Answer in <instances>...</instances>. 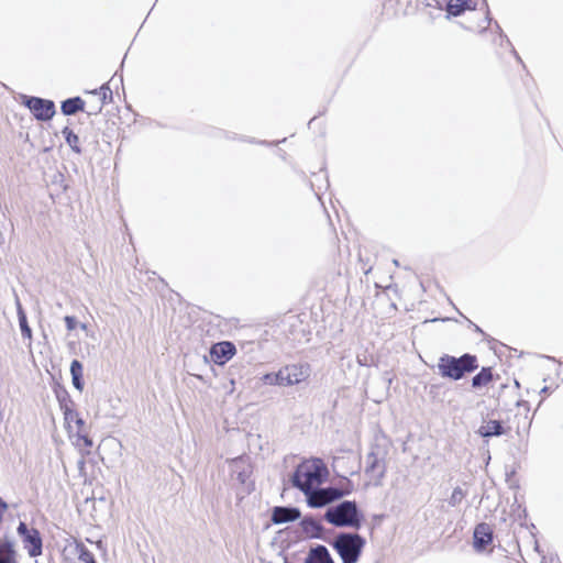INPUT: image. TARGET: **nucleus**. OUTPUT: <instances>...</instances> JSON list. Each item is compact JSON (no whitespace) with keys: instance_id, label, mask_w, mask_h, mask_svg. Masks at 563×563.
Instances as JSON below:
<instances>
[{"instance_id":"nucleus-18","label":"nucleus","mask_w":563,"mask_h":563,"mask_svg":"<svg viewBox=\"0 0 563 563\" xmlns=\"http://www.w3.org/2000/svg\"><path fill=\"white\" fill-rule=\"evenodd\" d=\"M478 434L483 438L494 437V435H501L506 431L498 420H486L483 422V424L478 429Z\"/></svg>"},{"instance_id":"nucleus-17","label":"nucleus","mask_w":563,"mask_h":563,"mask_svg":"<svg viewBox=\"0 0 563 563\" xmlns=\"http://www.w3.org/2000/svg\"><path fill=\"white\" fill-rule=\"evenodd\" d=\"M300 512L295 508L276 507L272 519L275 523H284L298 519Z\"/></svg>"},{"instance_id":"nucleus-10","label":"nucleus","mask_w":563,"mask_h":563,"mask_svg":"<svg viewBox=\"0 0 563 563\" xmlns=\"http://www.w3.org/2000/svg\"><path fill=\"white\" fill-rule=\"evenodd\" d=\"M25 106L41 121L51 120L55 114V104L52 100L31 97L26 100Z\"/></svg>"},{"instance_id":"nucleus-5","label":"nucleus","mask_w":563,"mask_h":563,"mask_svg":"<svg viewBox=\"0 0 563 563\" xmlns=\"http://www.w3.org/2000/svg\"><path fill=\"white\" fill-rule=\"evenodd\" d=\"M325 518L336 527H360L356 504L353 501H343L335 508L328 510Z\"/></svg>"},{"instance_id":"nucleus-20","label":"nucleus","mask_w":563,"mask_h":563,"mask_svg":"<svg viewBox=\"0 0 563 563\" xmlns=\"http://www.w3.org/2000/svg\"><path fill=\"white\" fill-rule=\"evenodd\" d=\"M66 143L76 154H81L82 147L78 134H76L70 128L65 126L62 131Z\"/></svg>"},{"instance_id":"nucleus-9","label":"nucleus","mask_w":563,"mask_h":563,"mask_svg":"<svg viewBox=\"0 0 563 563\" xmlns=\"http://www.w3.org/2000/svg\"><path fill=\"white\" fill-rule=\"evenodd\" d=\"M344 492L338 488H313L310 493H306L305 495L308 497V504L310 507L319 508L323 507L336 499H340L344 496Z\"/></svg>"},{"instance_id":"nucleus-14","label":"nucleus","mask_w":563,"mask_h":563,"mask_svg":"<svg viewBox=\"0 0 563 563\" xmlns=\"http://www.w3.org/2000/svg\"><path fill=\"white\" fill-rule=\"evenodd\" d=\"M506 64L509 70H505V75L510 82L516 84L517 79L522 80L525 77H527L525 66L521 64L520 59L512 53L508 54L506 58Z\"/></svg>"},{"instance_id":"nucleus-3","label":"nucleus","mask_w":563,"mask_h":563,"mask_svg":"<svg viewBox=\"0 0 563 563\" xmlns=\"http://www.w3.org/2000/svg\"><path fill=\"white\" fill-rule=\"evenodd\" d=\"M478 367V360L475 355L464 354L461 357L444 355L440 357L438 368L442 377L459 380L466 373H472Z\"/></svg>"},{"instance_id":"nucleus-26","label":"nucleus","mask_w":563,"mask_h":563,"mask_svg":"<svg viewBox=\"0 0 563 563\" xmlns=\"http://www.w3.org/2000/svg\"><path fill=\"white\" fill-rule=\"evenodd\" d=\"M20 327H21L22 335H23V336H25V338H27V339H31V336H32V332H31L30 327H29V325H27V323H26L25 318H22V319L20 320Z\"/></svg>"},{"instance_id":"nucleus-22","label":"nucleus","mask_w":563,"mask_h":563,"mask_svg":"<svg viewBox=\"0 0 563 563\" xmlns=\"http://www.w3.org/2000/svg\"><path fill=\"white\" fill-rule=\"evenodd\" d=\"M466 494L461 487H455L450 496L449 504L451 506L459 505L464 498Z\"/></svg>"},{"instance_id":"nucleus-13","label":"nucleus","mask_w":563,"mask_h":563,"mask_svg":"<svg viewBox=\"0 0 563 563\" xmlns=\"http://www.w3.org/2000/svg\"><path fill=\"white\" fill-rule=\"evenodd\" d=\"M474 548L476 551H484L493 542V530L488 523H478L474 529Z\"/></svg>"},{"instance_id":"nucleus-15","label":"nucleus","mask_w":563,"mask_h":563,"mask_svg":"<svg viewBox=\"0 0 563 563\" xmlns=\"http://www.w3.org/2000/svg\"><path fill=\"white\" fill-rule=\"evenodd\" d=\"M305 563H335L324 545L311 548Z\"/></svg>"},{"instance_id":"nucleus-23","label":"nucleus","mask_w":563,"mask_h":563,"mask_svg":"<svg viewBox=\"0 0 563 563\" xmlns=\"http://www.w3.org/2000/svg\"><path fill=\"white\" fill-rule=\"evenodd\" d=\"M464 2H461V0H450L448 3V12L453 15H459L464 11Z\"/></svg>"},{"instance_id":"nucleus-4","label":"nucleus","mask_w":563,"mask_h":563,"mask_svg":"<svg viewBox=\"0 0 563 563\" xmlns=\"http://www.w3.org/2000/svg\"><path fill=\"white\" fill-rule=\"evenodd\" d=\"M364 544L365 540L360 534L340 533L333 542V548L343 563H356Z\"/></svg>"},{"instance_id":"nucleus-24","label":"nucleus","mask_w":563,"mask_h":563,"mask_svg":"<svg viewBox=\"0 0 563 563\" xmlns=\"http://www.w3.org/2000/svg\"><path fill=\"white\" fill-rule=\"evenodd\" d=\"M263 382L268 385H279V371L263 376Z\"/></svg>"},{"instance_id":"nucleus-7","label":"nucleus","mask_w":563,"mask_h":563,"mask_svg":"<svg viewBox=\"0 0 563 563\" xmlns=\"http://www.w3.org/2000/svg\"><path fill=\"white\" fill-rule=\"evenodd\" d=\"M16 532L21 538L24 550L31 558L42 555L43 540L41 532L36 528L29 527L25 522L21 521L16 528Z\"/></svg>"},{"instance_id":"nucleus-19","label":"nucleus","mask_w":563,"mask_h":563,"mask_svg":"<svg viewBox=\"0 0 563 563\" xmlns=\"http://www.w3.org/2000/svg\"><path fill=\"white\" fill-rule=\"evenodd\" d=\"M60 110L65 115H73L79 111H84L81 97H74L62 102Z\"/></svg>"},{"instance_id":"nucleus-1","label":"nucleus","mask_w":563,"mask_h":563,"mask_svg":"<svg viewBox=\"0 0 563 563\" xmlns=\"http://www.w3.org/2000/svg\"><path fill=\"white\" fill-rule=\"evenodd\" d=\"M328 475V468L321 459H308L296 467L291 482L295 487L306 494L318 488Z\"/></svg>"},{"instance_id":"nucleus-29","label":"nucleus","mask_w":563,"mask_h":563,"mask_svg":"<svg viewBox=\"0 0 563 563\" xmlns=\"http://www.w3.org/2000/svg\"><path fill=\"white\" fill-rule=\"evenodd\" d=\"M71 378H73L74 386L78 390H82V388H84L82 376H76V377H71Z\"/></svg>"},{"instance_id":"nucleus-28","label":"nucleus","mask_w":563,"mask_h":563,"mask_svg":"<svg viewBox=\"0 0 563 563\" xmlns=\"http://www.w3.org/2000/svg\"><path fill=\"white\" fill-rule=\"evenodd\" d=\"M8 504L0 497V525L3 521L4 514L8 510Z\"/></svg>"},{"instance_id":"nucleus-27","label":"nucleus","mask_w":563,"mask_h":563,"mask_svg":"<svg viewBox=\"0 0 563 563\" xmlns=\"http://www.w3.org/2000/svg\"><path fill=\"white\" fill-rule=\"evenodd\" d=\"M64 321L66 323V327H67L68 331H73V330L76 329L77 323H76V319L74 317L66 316L64 318Z\"/></svg>"},{"instance_id":"nucleus-21","label":"nucleus","mask_w":563,"mask_h":563,"mask_svg":"<svg viewBox=\"0 0 563 563\" xmlns=\"http://www.w3.org/2000/svg\"><path fill=\"white\" fill-rule=\"evenodd\" d=\"M77 551L81 563H96L95 555L82 543L77 544Z\"/></svg>"},{"instance_id":"nucleus-2","label":"nucleus","mask_w":563,"mask_h":563,"mask_svg":"<svg viewBox=\"0 0 563 563\" xmlns=\"http://www.w3.org/2000/svg\"><path fill=\"white\" fill-rule=\"evenodd\" d=\"M65 428L73 441V444L78 449L82 455H89L93 442L89 437L85 421L79 417V413L66 406L64 408Z\"/></svg>"},{"instance_id":"nucleus-8","label":"nucleus","mask_w":563,"mask_h":563,"mask_svg":"<svg viewBox=\"0 0 563 563\" xmlns=\"http://www.w3.org/2000/svg\"><path fill=\"white\" fill-rule=\"evenodd\" d=\"M310 376L308 365L291 364L279 369V386H292L300 384Z\"/></svg>"},{"instance_id":"nucleus-12","label":"nucleus","mask_w":563,"mask_h":563,"mask_svg":"<svg viewBox=\"0 0 563 563\" xmlns=\"http://www.w3.org/2000/svg\"><path fill=\"white\" fill-rule=\"evenodd\" d=\"M499 379V375L494 373L493 367L486 366L472 378V388L475 390H486Z\"/></svg>"},{"instance_id":"nucleus-6","label":"nucleus","mask_w":563,"mask_h":563,"mask_svg":"<svg viewBox=\"0 0 563 563\" xmlns=\"http://www.w3.org/2000/svg\"><path fill=\"white\" fill-rule=\"evenodd\" d=\"M84 112L88 115H96L101 112L102 108L112 101V91L107 84L98 89L86 91L84 98Z\"/></svg>"},{"instance_id":"nucleus-11","label":"nucleus","mask_w":563,"mask_h":563,"mask_svg":"<svg viewBox=\"0 0 563 563\" xmlns=\"http://www.w3.org/2000/svg\"><path fill=\"white\" fill-rule=\"evenodd\" d=\"M236 354L235 345L230 341L214 343L210 347V357L217 365H224Z\"/></svg>"},{"instance_id":"nucleus-25","label":"nucleus","mask_w":563,"mask_h":563,"mask_svg":"<svg viewBox=\"0 0 563 563\" xmlns=\"http://www.w3.org/2000/svg\"><path fill=\"white\" fill-rule=\"evenodd\" d=\"M71 377L82 376V365L78 360H74L70 364Z\"/></svg>"},{"instance_id":"nucleus-16","label":"nucleus","mask_w":563,"mask_h":563,"mask_svg":"<svg viewBox=\"0 0 563 563\" xmlns=\"http://www.w3.org/2000/svg\"><path fill=\"white\" fill-rule=\"evenodd\" d=\"M18 551L10 540H0V563H19Z\"/></svg>"}]
</instances>
